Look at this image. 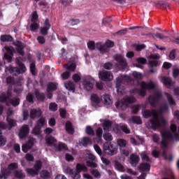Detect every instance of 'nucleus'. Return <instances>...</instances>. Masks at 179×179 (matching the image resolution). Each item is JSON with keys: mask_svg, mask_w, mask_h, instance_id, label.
I'll return each instance as SVG.
<instances>
[{"mask_svg": "<svg viewBox=\"0 0 179 179\" xmlns=\"http://www.w3.org/2000/svg\"><path fill=\"white\" fill-rule=\"evenodd\" d=\"M76 170L79 173H82V171H84L85 173L86 171H87V168L86 167V166H85V164H78L76 165Z\"/></svg>", "mask_w": 179, "mask_h": 179, "instance_id": "36", "label": "nucleus"}, {"mask_svg": "<svg viewBox=\"0 0 179 179\" xmlns=\"http://www.w3.org/2000/svg\"><path fill=\"white\" fill-rule=\"evenodd\" d=\"M135 101H136V99L133 96H125L123 100L116 103V108L118 110H125L129 104H132V103H135Z\"/></svg>", "mask_w": 179, "mask_h": 179, "instance_id": "4", "label": "nucleus"}, {"mask_svg": "<svg viewBox=\"0 0 179 179\" xmlns=\"http://www.w3.org/2000/svg\"><path fill=\"white\" fill-rule=\"evenodd\" d=\"M117 145L120 148V149H125V148H127V145H128V142L124 139H119L117 141Z\"/></svg>", "mask_w": 179, "mask_h": 179, "instance_id": "34", "label": "nucleus"}, {"mask_svg": "<svg viewBox=\"0 0 179 179\" xmlns=\"http://www.w3.org/2000/svg\"><path fill=\"white\" fill-rule=\"evenodd\" d=\"M149 59H152V60H149L148 62V66L150 68H153L155 66H157L159 62L156 59H160V55H150L148 57Z\"/></svg>", "mask_w": 179, "mask_h": 179, "instance_id": "18", "label": "nucleus"}, {"mask_svg": "<svg viewBox=\"0 0 179 179\" xmlns=\"http://www.w3.org/2000/svg\"><path fill=\"white\" fill-rule=\"evenodd\" d=\"M141 157L143 162H150V158L149 157V153H148V152H142L141 154Z\"/></svg>", "mask_w": 179, "mask_h": 179, "instance_id": "40", "label": "nucleus"}, {"mask_svg": "<svg viewBox=\"0 0 179 179\" xmlns=\"http://www.w3.org/2000/svg\"><path fill=\"white\" fill-rule=\"evenodd\" d=\"M103 47H106V48L108 49L107 52H104L103 54H106V52H108L110 51V48H113V47H114V42L110 41V40H107L106 41V45H102Z\"/></svg>", "mask_w": 179, "mask_h": 179, "instance_id": "38", "label": "nucleus"}, {"mask_svg": "<svg viewBox=\"0 0 179 179\" xmlns=\"http://www.w3.org/2000/svg\"><path fill=\"white\" fill-rule=\"evenodd\" d=\"M94 85V78H93L90 76H87L85 77L83 80V86L85 90L90 91L93 89V86Z\"/></svg>", "mask_w": 179, "mask_h": 179, "instance_id": "11", "label": "nucleus"}, {"mask_svg": "<svg viewBox=\"0 0 179 179\" xmlns=\"http://www.w3.org/2000/svg\"><path fill=\"white\" fill-rule=\"evenodd\" d=\"M50 27H51V25H50V20H46L45 21L44 27H41V34H42L43 36L47 35V33H48V30H50Z\"/></svg>", "mask_w": 179, "mask_h": 179, "instance_id": "28", "label": "nucleus"}, {"mask_svg": "<svg viewBox=\"0 0 179 179\" xmlns=\"http://www.w3.org/2000/svg\"><path fill=\"white\" fill-rule=\"evenodd\" d=\"M40 176L41 177V178H48L51 177V173L47 171H42L40 173Z\"/></svg>", "mask_w": 179, "mask_h": 179, "instance_id": "45", "label": "nucleus"}, {"mask_svg": "<svg viewBox=\"0 0 179 179\" xmlns=\"http://www.w3.org/2000/svg\"><path fill=\"white\" fill-rule=\"evenodd\" d=\"M131 121L134 124H142V120L139 117H132Z\"/></svg>", "mask_w": 179, "mask_h": 179, "instance_id": "47", "label": "nucleus"}, {"mask_svg": "<svg viewBox=\"0 0 179 179\" xmlns=\"http://www.w3.org/2000/svg\"><path fill=\"white\" fill-rule=\"evenodd\" d=\"M136 62H138V64H141L142 65H145V64H146L147 62V60L143 57H139L136 59Z\"/></svg>", "mask_w": 179, "mask_h": 179, "instance_id": "61", "label": "nucleus"}, {"mask_svg": "<svg viewBox=\"0 0 179 179\" xmlns=\"http://www.w3.org/2000/svg\"><path fill=\"white\" fill-rule=\"evenodd\" d=\"M87 48L91 50H96V48L101 54H104V52H107V51H108V49L103 46L101 43H97L96 44L94 41H92L87 43Z\"/></svg>", "mask_w": 179, "mask_h": 179, "instance_id": "9", "label": "nucleus"}, {"mask_svg": "<svg viewBox=\"0 0 179 179\" xmlns=\"http://www.w3.org/2000/svg\"><path fill=\"white\" fill-rule=\"evenodd\" d=\"M23 48H24V45L22 42H17L16 50L21 55H23Z\"/></svg>", "mask_w": 179, "mask_h": 179, "instance_id": "37", "label": "nucleus"}, {"mask_svg": "<svg viewBox=\"0 0 179 179\" xmlns=\"http://www.w3.org/2000/svg\"><path fill=\"white\" fill-rule=\"evenodd\" d=\"M66 89L67 90H69L70 92H75V85L73 84V83L72 82H69V83H66L65 85H64Z\"/></svg>", "mask_w": 179, "mask_h": 179, "instance_id": "39", "label": "nucleus"}, {"mask_svg": "<svg viewBox=\"0 0 179 179\" xmlns=\"http://www.w3.org/2000/svg\"><path fill=\"white\" fill-rule=\"evenodd\" d=\"M103 139L105 141H110L113 140V135H111V134L110 133H106L105 134H103Z\"/></svg>", "mask_w": 179, "mask_h": 179, "instance_id": "53", "label": "nucleus"}, {"mask_svg": "<svg viewBox=\"0 0 179 179\" xmlns=\"http://www.w3.org/2000/svg\"><path fill=\"white\" fill-rule=\"evenodd\" d=\"M73 79L74 82H79V80H80V76L78 73H76L73 76Z\"/></svg>", "mask_w": 179, "mask_h": 179, "instance_id": "64", "label": "nucleus"}, {"mask_svg": "<svg viewBox=\"0 0 179 179\" xmlns=\"http://www.w3.org/2000/svg\"><path fill=\"white\" fill-rule=\"evenodd\" d=\"M13 176H15V177H17V178H24V175L23 174V173L21 172V171H16L13 172Z\"/></svg>", "mask_w": 179, "mask_h": 179, "instance_id": "50", "label": "nucleus"}, {"mask_svg": "<svg viewBox=\"0 0 179 179\" xmlns=\"http://www.w3.org/2000/svg\"><path fill=\"white\" fill-rule=\"evenodd\" d=\"M141 89L138 91V94L144 97V96H146V90H153L155 84L152 81H148V83L142 82L141 83Z\"/></svg>", "mask_w": 179, "mask_h": 179, "instance_id": "8", "label": "nucleus"}, {"mask_svg": "<svg viewBox=\"0 0 179 179\" xmlns=\"http://www.w3.org/2000/svg\"><path fill=\"white\" fill-rule=\"evenodd\" d=\"M42 114L43 112L41 111V108H33L30 111V117L32 119L38 118L39 117H41Z\"/></svg>", "mask_w": 179, "mask_h": 179, "instance_id": "27", "label": "nucleus"}, {"mask_svg": "<svg viewBox=\"0 0 179 179\" xmlns=\"http://www.w3.org/2000/svg\"><path fill=\"white\" fill-rule=\"evenodd\" d=\"M63 68H66V69H68V71H71V72H73V71L76 69V64H66L63 66Z\"/></svg>", "mask_w": 179, "mask_h": 179, "instance_id": "43", "label": "nucleus"}, {"mask_svg": "<svg viewBox=\"0 0 179 179\" xmlns=\"http://www.w3.org/2000/svg\"><path fill=\"white\" fill-rule=\"evenodd\" d=\"M91 100L93 101V103H96V104H99V103H101V98L99 96V95L96 94H93L91 95Z\"/></svg>", "mask_w": 179, "mask_h": 179, "instance_id": "41", "label": "nucleus"}, {"mask_svg": "<svg viewBox=\"0 0 179 179\" xmlns=\"http://www.w3.org/2000/svg\"><path fill=\"white\" fill-rule=\"evenodd\" d=\"M37 20H38V15L37 14V12L34 11L32 13L31 22H36Z\"/></svg>", "mask_w": 179, "mask_h": 179, "instance_id": "56", "label": "nucleus"}, {"mask_svg": "<svg viewBox=\"0 0 179 179\" xmlns=\"http://www.w3.org/2000/svg\"><path fill=\"white\" fill-rule=\"evenodd\" d=\"M90 173L95 178H100V172L96 169H92L90 171Z\"/></svg>", "mask_w": 179, "mask_h": 179, "instance_id": "51", "label": "nucleus"}, {"mask_svg": "<svg viewBox=\"0 0 179 179\" xmlns=\"http://www.w3.org/2000/svg\"><path fill=\"white\" fill-rule=\"evenodd\" d=\"M96 138L94 141V143H101V137L103 136V129L98 128L96 131Z\"/></svg>", "mask_w": 179, "mask_h": 179, "instance_id": "30", "label": "nucleus"}, {"mask_svg": "<svg viewBox=\"0 0 179 179\" xmlns=\"http://www.w3.org/2000/svg\"><path fill=\"white\" fill-rule=\"evenodd\" d=\"M101 101L105 106H111L113 104V97L110 94H104L101 96Z\"/></svg>", "mask_w": 179, "mask_h": 179, "instance_id": "24", "label": "nucleus"}, {"mask_svg": "<svg viewBox=\"0 0 179 179\" xmlns=\"http://www.w3.org/2000/svg\"><path fill=\"white\" fill-rule=\"evenodd\" d=\"M99 78L103 82H111L114 79L113 73L108 71H101L99 72Z\"/></svg>", "mask_w": 179, "mask_h": 179, "instance_id": "13", "label": "nucleus"}, {"mask_svg": "<svg viewBox=\"0 0 179 179\" xmlns=\"http://www.w3.org/2000/svg\"><path fill=\"white\" fill-rule=\"evenodd\" d=\"M85 132L88 135H94V131H93V129H92L90 126L86 127Z\"/></svg>", "mask_w": 179, "mask_h": 179, "instance_id": "58", "label": "nucleus"}, {"mask_svg": "<svg viewBox=\"0 0 179 179\" xmlns=\"http://www.w3.org/2000/svg\"><path fill=\"white\" fill-rule=\"evenodd\" d=\"M115 167L117 171L124 172L125 171V169L124 168V166H122L120 163H116L115 165Z\"/></svg>", "mask_w": 179, "mask_h": 179, "instance_id": "49", "label": "nucleus"}, {"mask_svg": "<svg viewBox=\"0 0 179 179\" xmlns=\"http://www.w3.org/2000/svg\"><path fill=\"white\" fill-rule=\"evenodd\" d=\"M12 40H13V38H12V36H10V35L5 34V35H1L0 36V41H2L3 43L12 41Z\"/></svg>", "mask_w": 179, "mask_h": 179, "instance_id": "35", "label": "nucleus"}, {"mask_svg": "<svg viewBox=\"0 0 179 179\" xmlns=\"http://www.w3.org/2000/svg\"><path fill=\"white\" fill-rule=\"evenodd\" d=\"M36 96L40 101H43L45 99V95L43 93L36 94Z\"/></svg>", "mask_w": 179, "mask_h": 179, "instance_id": "55", "label": "nucleus"}, {"mask_svg": "<svg viewBox=\"0 0 179 179\" xmlns=\"http://www.w3.org/2000/svg\"><path fill=\"white\" fill-rule=\"evenodd\" d=\"M171 66H173V64H171V63L167 62H164L163 65H162V68L164 69H170V68H171Z\"/></svg>", "mask_w": 179, "mask_h": 179, "instance_id": "60", "label": "nucleus"}, {"mask_svg": "<svg viewBox=\"0 0 179 179\" xmlns=\"http://www.w3.org/2000/svg\"><path fill=\"white\" fill-rule=\"evenodd\" d=\"M161 82L164 86H166V87H171V86L174 85V82L171 81V78L167 77H162Z\"/></svg>", "mask_w": 179, "mask_h": 179, "instance_id": "29", "label": "nucleus"}, {"mask_svg": "<svg viewBox=\"0 0 179 179\" xmlns=\"http://www.w3.org/2000/svg\"><path fill=\"white\" fill-rule=\"evenodd\" d=\"M92 144V140H90L89 138L84 137L81 140V145L83 146H87V145H91Z\"/></svg>", "mask_w": 179, "mask_h": 179, "instance_id": "42", "label": "nucleus"}, {"mask_svg": "<svg viewBox=\"0 0 179 179\" xmlns=\"http://www.w3.org/2000/svg\"><path fill=\"white\" fill-rule=\"evenodd\" d=\"M162 97V92L159 91H155L152 96L148 98V103L152 106V107H156V104L159 101V99Z\"/></svg>", "mask_w": 179, "mask_h": 179, "instance_id": "14", "label": "nucleus"}, {"mask_svg": "<svg viewBox=\"0 0 179 179\" xmlns=\"http://www.w3.org/2000/svg\"><path fill=\"white\" fill-rule=\"evenodd\" d=\"M111 122L108 120L105 121L103 124L105 131H110V129H111Z\"/></svg>", "mask_w": 179, "mask_h": 179, "instance_id": "44", "label": "nucleus"}, {"mask_svg": "<svg viewBox=\"0 0 179 179\" xmlns=\"http://www.w3.org/2000/svg\"><path fill=\"white\" fill-rule=\"evenodd\" d=\"M142 113L144 118H149L150 117H152V120H150L152 128H157L166 124V120H164V117L160 116V115H159V112L156 110L150 111L144 110L142 111Z\"/></svg>", "mask_w": 179, "mask_h": 179, "instance_id": "1", "label": "nucleus"}, {"mask_svg": "<svg viewBox=\"0 0 179 179\" xmlns=\"http://www.w3.org/2000/svg\"><path fill=\"white\" fill-rule=\"evenodd\" d=\"M165 94L168 99V101L169 102V104L171 106H174V104H176V102L174 101V99H173L171 96H170V94H169L168 93H166Z\"/></svg>", "mask_w": 179, "mask_h": 179, "instance_id": "54", "label": "nucleus"}, {"mask_svg": "<svg viewBox=\"0 0 179 179\" xmlns=\"http://www.w3.org/2000/svg\"><path fill=\"white\" fill-rule=\"evenodd\" d=\"M4 50L6 51V53L4 54V58L8 61V62H11L12 57H13V48L9 46H5L3 51Z\"/></svg>", "mask_w": 179, "mask_h": 179, "instance_id": "21", "label": "nucleus"}, {"mask_svg": "<svg viewBox=\"0 0 179 179\" xmlns=\"http://www.w3.org/2000/svg\"><path fill=\"white\" fill-rule=\"evenodd\" d=\"M13 114V110L11 109H8L7 111V122L8 123V125L5 124L3 122H0V129H8V131H10L12 129V127H15L16 125V122L10 118V115Z\"/></svg>", "mask_w": 179, "mask_h": 179, "instance_id": "6", "label": "nucleus"}, {"mask_svg": "<svg viewBox=\"0 0 179 179\" xmlns=\"http://www.w3.org/2000/svg\"><path fill=\"white\" fill-rule=\"evenodd\" d=\"M66 131H67L68 134L73 135L75 130L73 129V127L72 126V123L71 122H66Z\"/></svg>", "mask_w": 179, "mask_h": 179, "instance_id": "33", "label": "nucleus"}, {"mask_svg": "<svg viewBox=\"0 0 179 179\" xmlns=\"http://www.w3.org/2000/svg\"><path fill=\"white\" fill-rule=\"evenodd\" d=\"M58 84L55 83H50L48 85V90H47V97L48 99H52V92H55Z\"/></svg>", "mask_w": 179, "mask_h": 179, "instance_id": "19", "label": "nucleus"}, {"mask_svg": "<svg viewBox=\"0 0 179 179\" xmlns=\"http://www.w3.org/2000/svg\"><path fill=\"white\" fill-rule=\"evenodd\" d=\"M30 132V128L27 124H24L22 127V128L20 130L19 133V138L20 141H23L24 139H26V136L29 135V133Z\"/></svg>", "mask_w": 179, "mask_h": 179, "instance_id": "17", "label": "nucleus"}, {"mask_svg": "<svg viewBox=\"0 0 179 179\" xmlns=\"http://www.w3.org/2000/svg\"><path fill=\"white\" fill-rule=\"evenodd\" d=\"M41 167H43V164L41 161H37L34 165V169H27L26 173L28 176H37L38 174V171L41 170Z\"/></svg>", "mask_w": 179, "mask_h": 179, "instance_id": "12", "label": "nucleus"}, {"mask_svg": "<svg viewBox=\"0 0 179 179\" xmlns=\"http://www.w3.org/2000/svg\"><path fill=\"white\" fill-rule=\"evenodd\" d=\"M38 27H40V25L36 22H32L30 25V29L32 31H36V30H38Z\"/></svg>", "mask_w": 179, "mask_h": 179, "instance_id": "48", "label": "nucleus"}, {"mask_svg": "<svg viewBox=\"0 0 179 179\" xmlns=\"http://www.w3.org/2000/svg\"><path fill=\"white\" fill-rule=\"evenodd\" d=\"M94 148L95 152L97 153V155H99V156H101L103 155L101 148H100V147L99 145H97V144H95L94 145Z\"/></svg>", "mask_w": 179, "mask_h": 179, "instance_id": "52", "label": "nucleus"}, {"mask_svg": "<svg viewBox=\"0 0 179 179\" xmlns=\"http://www.w3.org/2000/svg\"><path fill=\"white\" fill-rule=\"evenodd\" d=\"M113 59L115 61H117L119 65L122 66V68H127V61L124 59V56L121 55H115L113 56Z\"/></svg>", "mask_w": 179, "mask_h": 179, "instance_id": "23", "label": "nucleus"}, {"mask_svg": "<svg viewBox=\"0 0 179 179\" xmlns=\"http://www.w3.org/2000/svg\"><path fill=\"white\" fill-rule=\"evenodd\" d=\"M133 76L134 78H135V79H142L143 78V76H142V73L138 71H134L133 73Z\"/></svg>", "mask_w": 179, "mask_h": 179, "instance_id": "57", "label": "nucleus"}, {"mask_svg": "<svg viewBox=\"0 0 179 179\" xmlns=\"http://www.w3.org/2000/svg\"><path fill=\"white\" fill-rule=\"evenodd\" d=\"M139 156L138 155H131L130 156V164H131V166H133V167L136 166V165L139 163Z\"/></svg>", "mask_w": 179, "mask_h": 179, "instance_id": "31", "label": "nucleus"}, {"mask_svg": "<svg viewBox=\"0 0 179 179\" xmlns=\"http://www.w3.org/2000/svg\"><path fill=\"white\" fill-rule=\"evenodd\" d=\"M67 174H69L73 179H80V172L78 171L76 169H69L66 170Z\"/></svg>", "mask_w": 179, "mask_h": 179, "instance_id": "26", "label": "nucleus"}, {"mask_svg": "<svg viewBox=\"0 0 179 179\" xmlns=\"http://www.w3.org/2000/svg\"><path fill=\"white\" fill-rule=\"evenodd\" d=\"M36 143V140L34 138H30L26 144H23L22 146V150L24 153H27L29 150H31V148Z\"/></svg>", "mask_w": 179, "mask_h": 179, "instance_id": "20", "label": "nucleus"}, {"mask_svg": "<svg viewBox=\"0 0 179 179\" xmlns=\"http://www.w3.org/2000/svg\"><path fill=\"white\" fill-rule=\"evenodd\" d=\"M97 162V159H96V157L93 155L92 154H88L87 156V163L90 167H93L94 169H96L97 167V164L96 162Z\"/></svg>", "mask_w": 179, "mask_h": 179, "instance_id": "22", "label": "nucleus"}, {"mask_svg": "<svg viewBox=\"0 0 179 179\" xmlns=\"http://www.w3.org/2000/svg\"><path fill=\"white\" fill-rule=\"evenodd\" d=\"M66 160L67 162H73L75 159L73 157V156L70 154H66Z\"/></svg>", "mask_w": 179, "mask_h": 179, "instance_id": "63", "label": "nucleus"}, {"mask_svg": "<svg viewBox=\"0 0 179 179\" xmlns=\"http://www.w3.org/2000/svg\"><path fill=\"white\" fill-rule=\"evenodd\" d=\"M17 64L19 65V69L16 67H10L8 69V71L13 76H17V75H20V73H24L26 72V66L22 64V59L17 58L16 60Z\"/></svg>", "mask_w": 179, "mask_h": 179, "instance_id": "5", "label": "nucleus"}, {"mask_svg": "<svg viewBox=\"0 0 179 179\" xmlns=\"http://www.w3.org/2000/svg\"><path fill=\"white\" fill-rule=\"evenodd\" d=\"M47 124V121H45V119L41 118L37 124L36 127L33 129V134L36 135L40 141H42L43 139V135L41 134V131H40L41 127H44V124Z\"/></svg>", "mask_w": 179, "mask_h": 179, "instance_id": "10", "label": "nucleus"}, {"mask_svg": "<svg viewBox=\"0 0 179 179\" xmlns=\"http://www.w3.org/2000/svg\"><path fill=\"white\" fill-rule=\"evenodd\" d=\"M121 129L125 134H129V132H131V131L128 129V127L125 124H120V126L116 125L113 128V131L115 132L116 134H120V132H121Z\"/></svg>", "mask_w": 179, "mask_h": 179, "instance_id": "25", "label": "nucleus"}, {"mask_svg": "<svg viewBox=\"0 0 179 179\" xmlns=\"http://www.w3.org/2000/svg\"><path fill=\"white\" fill-rule=\"evenodd\" d=\"M59 114L62 118H65L66 115V110L64 108L59 109Z\"/></svg>", "mask_w": 179, "mask_h": 179, "instance_id": "62", "label": "nucleus"}, {"mask_svg": "<svg viewBox=\"0 0 179 179\" xmlns=\"http://www.w3.org/2000/svg\"><path fill=\"white\" fill-rule=\"evenodd\" d=\"M162 141L161 142L162 149H167V142L171 139L178 141V134L177 133V126L176 124L171 125V129L169 131H163L162 132Z\"/></svg>", "mask_w": 179, "mask_h": 179, "instance_id": "2", "label": "nucleus"}, {"mask_svg": "<svg viewBox=\"0 0 179 179\" xmlns=\"http://www.w3.org/2000/svg\"><path fill=\"white\" fill-rule=\"evenodd\" d=\"M17 169V163H11L8 165V170L5 173L0 174V179H6V176H9L11 173H14L15 170Z\"/></svg>", "mask_w": 179, "mask_h": 179, "instance_id": "16", "label": "nucleus"}, {"mask_svg": "<svg viewBox=\"0 0 179 179\" xmlns=\"http://www.w3.org/2000/svg\"><path fill=\"white\" fill-rule=\"evenodd\" d=\"M103 152L109 156H115L118 153V147L111 143L106 142L103 144Z\"/></svg>", "mask_w": 179, "mask_h": 179, "instance_id": "7", "label": "nucleus"}, {"mask_svg": "<svg viewBox=\"0 0 179 179\" xmlns=\"http://www.w3.org/2000/svg\"><path fill=\"white\" fill-rule=\"evenodd\" d=\"M0 101L1 103H4V101H6L7 104L8 101H10L12 106H13V107H16V106H19V104H20V100L17 98H14L13 99H10V98L9 96H6V95H1L0 96Z\"/></svg>", "mask_w": 179, "mask_h": 179, "instance_id": "15", "label": "nucleus"}, {"mask_svg": "<svg viewBox=\"0 0 179 179\" xmlns=\"http://www.w3.org/2000/svg\"><path fill=\"white\" fill-rule=\"evenodd\" d=\"M46 143L48 146H54L57 152H61V150H68V146L65 145V143H57V140L52 137L46 138Z\"/></svg>", "mask_w": 179, "mask_h": 179, "instance_id": "3", "label": "nucleus"}, {"mask_svg": "<svg viewBox=\"0 0 179 179\" xmlns=\"http://www.w3.org/2000/svg\"><path fill=\"white\" fill-rule=\"evenodd\" d=\"M173 77L176 79L179 77V69H173L172 71Z\"/></svg>", "mask_w": 179, "mask_h": 179, "instance_id": "59", "label": "nucleus"}, {"mask_svg": "<svg viewBox=\"0 0 179 179\" xmlns=\"http://www.w3.org/2000/svg\"><path fill=\"white\" fill-rule=\"evenodd\" d=\"M140 171H150V164L148 163H143L139 166Z\"/></svg>", "mask_w": 179, "mask_h": 179, "instance_id": "32", "label": "nucleus"}, {"mask_svg": "<svg viewBox=\"0 0 179 179\" xmlns=\"http://www.w3.org/2000/svg\"><path fill=\"white\" fill-rule=\"evenodd\" d=\"M49 109L50 111H57L58 110V105L56 103L52 102L49 105Z\"/></svg>", "mask_w": 179, "mask_h": 179, "instance_id": "46", "label": "nucleus"}]
</instances>
